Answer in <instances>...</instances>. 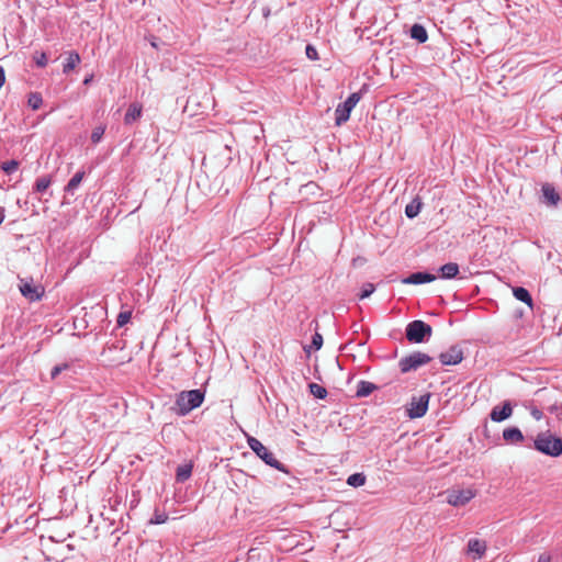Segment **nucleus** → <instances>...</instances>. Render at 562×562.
I'll list each match as a JSON object with an SVG mask.
<instances>
[{"instance_id":"1","label":"nucleus","mask_w":562,"mask_h":562,"mask_svg":"<svg viewBox=\"0 0 562 562\" xmlns=\"http://www.w3.org/2000/svg\"><path fill=\"white\" fill-rule=\"evenodd\" d=\"M204 397L205 392L201 389L181 391L176 395L171 411L179 417L187 416L190 412L202 405Z\"/></svg>"},{"instance_id":"2","label":"nucleus","mask_w":562,"mask_h":562,"mask_svg":"<svg viewBox=\"0 0 562 562\" xmlns=\"http://www.w3.org/2000/svg\"><path fill=\"white\" fill-rule=\"evenodd\" d=\"M528 447L543 456L559 458L562 456V437L552 434L550 430L540 431L535 437L532 446Z\"/></svg>"},{"instance_id":"3","label":"nucleus","mask_w":562,"mask_h":562,"mask_svg":"<svg viewBox=\"0 0 562 562\" xmlns=\"http://www.w3.org/2000/svg\"><path fill=\"white\" fill-rule=\"evenodd\" d=\"M247 445L267 465L286 474L290 472L289 469L257 438L247 436Z\"/></svg>"},{"instance_id":"4","label":"nucleus","mask_w":562,"mask_h":562,"mask_svg":"<svg viewBox=\"0 0 562 562\" xmlns=\"http://www.w3.org/2000/svg\"><path fill=\"white\" fill-rule=\"evenodd\" d=\"M432 327L420 319L412 321L405 328V337L411 344H423L429 340Z\"/></svg>"},{"instance_id":"5","label":"nucleus","mask_w":562,"mask_h":562,"mask_svg":"<svg viewBox=\"0 0 562 562\" xmlns=\"http://www.w3.org/2000/svg\"><path fill=\"white\" fill-rule=\"evenodd\" d=\"M431 360L432 358L425 352L413 351L398 361V368L401 373H408L428 364Z\"/></svg>"},{"instance_id":"6","label":"nucleus","mask_w":562,"mask_h":562,"mask_svg":"<svg viewBox=\"0 0 562 562\" xmlns=\"http://www.w3.org/2000/svg\"><path fill=\"white\" fill-rule=\"evenodd\" d=\"M361 98L362 90L351 93L345 102L337 105L335 110V124L337 126L345 124L350 119L351 111L355 109Z\"/></svg>"},{"instance_id":"7","label":"nucleus","mask_w":562,"mask_h":562,"mask_svg":"<svg viewBox=\"0 0 562 562\" xmlns=\"http://www.w3.org/2000/svg\"><path fill=\"white\" fill-rule=\"evenodd\" d=\"M475 496L472 488H452L446 491L447 503L453 507H460L468 504Z\"/></svg>"},{"instance_id":"8","label":"nucleus","mask_w":562,"mask_h":562,"mask_svg":"<svg viewBox=\"0 0 562 562\" xmlns=\"http://www.w3.org/2000/svg\"><path fill=\"white\" fill-rule=\"evenodd\" d=\"M430 396V393L423 394L419 397L413 396L406 408L407 416L412 419L425 416L428 411Z\"/></svg>"},{"instance_id":"9","label":"nucleus","mask_w":562,"mask_h":562,"mask_svg":"<svg viewBox=\"0 0 562 562\" xmlns=\"http://www.w3.org/2000/svg\"><path fill=\"white\" fill-rule=\"evenodd\" d=\"M19 290L22 296L30 302L40 301L45 294L44 286L34 284L33 279H20Z\"/></svg>"},{"instance_id":"10","label":"nucleus","mask_w":562,"mask_h":562,"mask_svg":"<svg viewBox=\"0 0 562 562\" xmlns=\"http://www.w3.org/2000/svg\"><path fill=\"white\" fill-rule=\"evenodd\" d=\"M536 395L541 397L538 402L541 408L547 409L550 414L554 415L558 420H562V404L554 401L551 403V397L549 396V392L546 389H540L537 391Z\"/></svg>"},{"instance_id":"11","label":"nucleus","mask_w":562,"mask_h":562,"mask_svg":"<svg viewBox=\"0 0 562 562\" xmlns=\"http://www.w3.org/2000/svg\"><path fill=\"white\" fill-rule=\"evenodd\" d=\"M438 358L442 366H457L464 359V353L459 345H452L448 350L442 351Z\"/></svg>"},{"instance_id":"12","label":"nucleus","mask_w":562,"mask_h":562,"mask_svg":"<svg viewBox=\"0 0 562 562\" xmlns=\"http://www.w3.org/2000/svg\"><path fill=\"white\" fill-rule=\"evenodd\" d=\"M513 415V405L510 401H504L502 405H496L490 413V418L495 423L508 419Z\"/></svg>"},{"instance_id":"13","label":"nucleus","mask_w":562,"mask_h":562,"mask_svg":"<svg viewBox=\"0 0 562 562\" xmlns=\"http://www.w3.org/2000/svg\"><path fill=\"white\" fill-rule=\"evenodd\" d=\"M541 203L548 205V206H557L558 203L561 200L560 194L555 190L552 183L546 182L541 187Z\"/></svg>"},{"instance_id":"14","label":"nucleus","mask_w":562,"mask_h":562,"mask_svg":"<svg viewBox=\"0 0 562 562\" xmlns=\"http://www.w3.org/2000/svg\"><path fill=\"white\" fill-rule=\"evenodd\" d=\"M436 280V276L427 271H417L411 273L408 277L402 280L404 284H424Z\"/></svg>"},{"instance_id":"15","label":"nucleus","mask_w":562,"mask_h":562,"mask_svg":"<svg viewBox=\"0 0 562 562\" xmlns=\"http://www.w3.org/2000/svg\"><path fill=\"white\" fill-rule=\"evenodd\" d=\"M143 108L139 103L134 102L131 103L127 108V111L124 115V123L126 125H131L136 122L142 116Z\"/></svg>"},{"instance_id":"16","label":"nucleus","mask_w":562,"mask_h":562,"mask_svg":"<svg viewBox=\"0 0 562 562\" xmlns=\"http://www.w3.org/2000/svg\"><path fill=\"white\" fill-rule=\"evenodd\" d=\"M438 272L441 279H456L459 276V265L456 262L445 263L438 269Z\"/></svg>"},{"instance_id":"17","label":"nucleus","mask_w":562,"mask_h":562,"mask_svg":"<svg viewBox=\"0 0 562 562\" xmlns=\"http://www.w3.org/2000/svg\"><path fill=\"white\" fill-rule=\"evenodd\" d=\"M503 439L506 442L518 443L522 442L525 440V437L518 427L513 426L503 430Z\"/></svg>"},{"instance_id":"18","label":"nucleus","mask_w":562,"mask_h":562,"mask_svg":"<svg viewBox=\"0 0 562 562\" xmlns=\"http://www.w3.org/2000/svg\"><path fill=\"white\" fill-rule=\"evenodd\" d=\"M513 295L516 300L527 304L530 308L533 307V300L530 292L524 286H513Z\"/></svg>"},{"instance_id":"19","label":"nucleus","mask_w":562,"mask_h":562,"mask_svg":"<svg viewBox=\"0 0 562 562\" xmlns=\"http://www.w3.org/2000/svg\"><path fill=\"white\" fill-rule=\"evenodd\" d=\"M379 386L372 382L360 380L357 384L356 397L362 398L369 396L372 392L376 391Z\"/></svg>"},{"instance_id":"20","label":"nucleus","mask_w":562,"mask_h":562,"mask_svg":"<svg viewBox=\"0 0 562 562\" xmlns=\"http://www.w3.org/2000/svg\"><path fill=\"white\" fill-rule=\"evenodd\" d=\"M411 38L417 41V43L423 44L428 40V33L424 25L419 23H415L409 29Z\"/></svg>"},{"instance_id":"21","label":"nucleus","mask_w":562,"mask_h":562,"mask_svg":"<svg viewBox=\"0 0 562 562\" xmlns=\"http://www.w3.org/2000/svg\"><path fill=\"white\" fill-rule=\"evenodd\" d=\"M486 542L476 538L470 539L468 542V551L475 553L477 559H481L486 551Z\"/></svg>"},{"instance_id":"22","label":"nucleus","mask_w":562,"mask_h":562,"mask_svg":"<svg viewBox=\"0 0 562 562\" xmlns=\"http://www.w3.org/2000/svg\"><path fill=\"white\" fill-rule=\"evenodd\" d=\"M81 61L80 55L76 50H71L68 53V57L66 58L63 65V72L69 74L74 70L77 65Z\"/></svg>"},{"instance_id":"23","label":"nucleus","mask_w":562,"mask_h":562,"mask_svg":"<svg viewBox=\"0 0 562 562\" xmlns=\"http://www.w3.org/2000/svg\"><path fill=\"white\" fill-rule=\"evenodd\" d=\"M86 172L83 170L77 171L68 181V183L65 187V192L68 194H74L75 191L80 186L82 179L85 178Z\"/></svg>"},{"instance_id":"24","label":"nucleus","mask_w":562,"mask_h":562,"mask_svg":"<svg viewBox=\"0 0 562 562\" xmlns=\"http://www.w3.org/2000/svg\"><path fill=\"white\" fill-rule=\"evenodd\" d=\"M422 207V199L416 196L405 206V215L411 220L415 218L419 214Z\"/></svg>"},{"instance_id":"25","label":"nucleus","mask_w":562,"mask_h":562,"mask_svg":"<svg viewBox=\"0 0 562 562\" xmlns=\"http://www.w3.org/2000/svg\"><path fill=\"white\" fill-rule=\"evenodd\" d=\"M540 398L541 397H538L537 400L527 401L524 403L525 408L529 411L530 415L536 420H540L543 417V413H542L543 408H541V406L539 405V402H538Z\"/></svg>"},{"instance_id":"26","label":"nucleus","mask_w":562,"mask_h":562,"mask_svg":"<svg viewBox=\"0 0 562 562\" xmlns=\"http://www.w3.org/2000/svg\"><path fill=\"white\" fill-rule=\"evenodd\" d=\"M192 463L179 465L176 470V481L179 483H183L187 480H189L192 474Z\"/></svg>"},{"instance_id":"27","label":"nucleus","mask_w":562,"mask_h":562,"mask_svg":"<svg viewBox=\"0 0 562 562\" xmlns=\"http://www.w3.org/2000/svg\"><path fill=\"white\" fill-rule=\"evenodd\" d=\"M52 184V176H43L35 180L33 191L36 193H44Z\"/></svg>"},{"instance_id":"28","label":"nucleus","mask_w":562,"mask_h":562,"mask_svg":"<svg viewBox=\"0 0 562 562\" xmlns=\"http://www.w3.org/2000/svg\"><path fill=\"white\" fill-rule=\"evenodd\" d=\"M323 341H324L323 336L316 331L312 336L311 345L304 346L303 349L307 355H310L312 350H315V351L319 350L323 346Z\"/></svg>"},{"instance_id":"29","label":"nucleus","mask_w":562,"mask_h":562,"mask_svg":"<svg viewBox=\"0 0 562 562\" xmlns=\"http://www.w3.org/2000/svg\"><path fill=\"white\" fill-rule=\"evenodd\" d=\"M308 390H310V393L318 400H325L328 395L327 390L317 383H310Z\"/></svg>"},{"instance_id":"30","label":"nucleus","mask_w":562,"mask_h":562,"mask_svg":"<svg viewBox=\"0 0 562 562\" xmlns=\"http://www.w3.org/2000/svg\"><path fill=\"white\" fill-rule=\"evenodd\" d=\"M366 475L363 473H353L348 476L347 484L352 487H360L366 484Z\"/></svg>"},{"instance_id":"31","label":"nucleus","mask_w":562,"mask_h":562,"mask_svg":"<svg viewBox=\"0 0 562 562\" xmlns=\"http://www.w3.org/2000/svg\"><path fill=\"white\" fill-rule=\"evenodd\" d=\"M27 104L32 110H38L43 104V98L40 92H31L29 94Z\"/></svg>"},{"instance_id":"32","label":"nucleus","mask_w":562,"mask_h":562,"mask_svg":"<svg viewBox=\"0 0 562 562\" xmlns=\"http://www.w3.org/2000/svg\"><path fill=\"white\" fill-rule=\"evenodd\" d=\"M168 514L165 510H159L158 508H155L153 517L149 520V524H165L168 520Z\"/></svg>"},{"instance_id":"33","label":"nucleus","mask_w":562,"mask_h":562,"mask_svg":"<svg viewBox=\"0 0 562 562\" xmlns=\"http://www.w3.org/2000/svg\"><path fill=\"white\" fill-rule=\"evenodd\" d=\"M105 128H106L105 125H99L92 130V133H91L92 144L97 145L98 143L101 142V139L104 135Z\"/></svg>"},{"instance_id":"34","label":"nucleus","mask_w":562,"mask_h":562,"mask_svg":"<svg viewBox=\"0 0 562 562\" xmlns=\"http://www.w3.org/2000/svg\"><path fill=\"white\" fill-rule=\"evenodd\" d=\"M375 291L373 283L367 282L362 285L360 293L358 294L359 300L369 297Z\"/></svg>"},{"instance_id":"35","label":"nucleus","mask_w":562,"mask_h":562,"mask_svg":"<svg viewBox=\"0 0 562 562\" xmlns=\"http://www.w3.org/2000/svg\"><path fill=\"white\" fill-rule=\"evenodd\" d=\"M33 60L35 61V65L38 67V68H44L47 66V63H48V58H47V55L46 53L44 52H35V54L33 55Z\"/></svg>"},{"instance_id":"36","label":"nucleus","mask_w":562,"mask_h":562,"mask_svg":"<svg viewBox=\"0 0 562 562\" xmlns=\"http://www.w3.org/2000/svg\"><path fill=\"white\" fill-rule=\"evenodd\" d=\"M1 168L7 175H11L19 168V161L14 159L7 160L2 164Z\"/></svg>"},{"instance_id":"37","label":"nucleus","mask_w":562,"mask_h":562,"mask_svg":"<svg viewBox=\"0 0 562 562\" xmlns=\"http://www.w3.org/2000/svg\"><path fill=\"white\" fill-rule=\"evenodd\" d=\"M132 318V312L131 311H124L120 312L116 318V325L119 327H123L126 325Z\"/></svg>"},{"instance_id":"38","label":"nucleus","mask_w":562,"mask_h":562,"mask_svg":"<svg viewBox=\"0 0 562 562\" xmlns=\"http://www.w3.org/2000/svg\"><path fill=\"white\" fill-rule=\"evenodd\" d=\"M305 54H306V57L310 59V60H318L319 59V56H318V53H317V49L314 45L312 44H307L306 47H305Z\"/></svg>"},{"instance_id":"39","label":"nucleus","mask_w":562,"mask_h":562,"mask_svg":"<svg viewBox=\"0 0 562 562\" xmlns=\"http://www.w3.org/2000/svg\"><path fill=\"white\" fill-rule=\"evenodd\" d=\"M67 369H69V364L66 362L55 366L50 371L52 380H55L63 371Z\"/></svg>"},{"instance_id":"40","label":"nucleus","mask_w":562,"mask_h":562,"mask_svg":"<svg viewBox=\"0 0 562 562\" xmlns=\"http://www.w3.org/2000/svg\"><path fill=\"white\" fill-rule=\"evenodd\" d=\"M538 562H551V555L549 553H542L539 555Z\"/></svg>"},{"instance_id":"41","label":"nucleus","mask_w":562,"mask_h":562,"mask_svg":"<svg viewBox=\"0 0 562 562\" xmlns=\"http://www.w3.org/2000/svg\"><path fill=\"white\" fill-rule=\"evenodd\" d=\"M5 82V71L2 66H0V89L3 87Z\"/></svg>"},{"instance_id":"42","label":"nucleus","mask_w":562,"mask_h":562,"mask_svg":"<svg viewBox=\"0 0 562 562\" xmlns=\"http://www.w3.org/2000/svg\"><path fill=\"white\" fill-rule=\"evenodd\" d=\"M270 14H271V9H270L268 5H267V7H263V8H262V16H263L265 19H268V18L270 16Z\"/></svg>"},{"instance_id":"43","label":"nucleus","mask_w":562,"mask_h":562,"mask_svg":"<svg viewBox=\"0 0 562 562\" xmlns=\"http://www.w3.org/2000/svg\"><path fill=\"white\" fill-rule=\"evenodd\" d=\"M92 79H93V75L91 74V75L87 76V77L83 79L82 83H83L85 86H88V85H90V83H91Z\"/></svg>"},{"instance_id":"44","label":"nucleus","mask_w":562,"mask_h":562,"mask_svg":"<svg viewBox=\"0 0 562 562\" xmlns=\"http://www.w3.org/2000/svg\"><path fill=\"white\" fill-rule=\"evenodd\" d=\"M5 210L3 206H0V225L2 224V222L4 221V217H5V214H4Z\"/></svg>"},{"instance_id":"45","label":"nucleus","mask_w":562,"mask_h":562,"mask_svg":"<svg viewBox=\"0 0 562 562\" xmlns=\"http://www.w3.org/2000/svg\"><path fill=\"white\" fill-rule=\"evenodd\" d=\"M484 435H485V437H490L487 425L484 426Z\"/></svg>"}]
</instances>
